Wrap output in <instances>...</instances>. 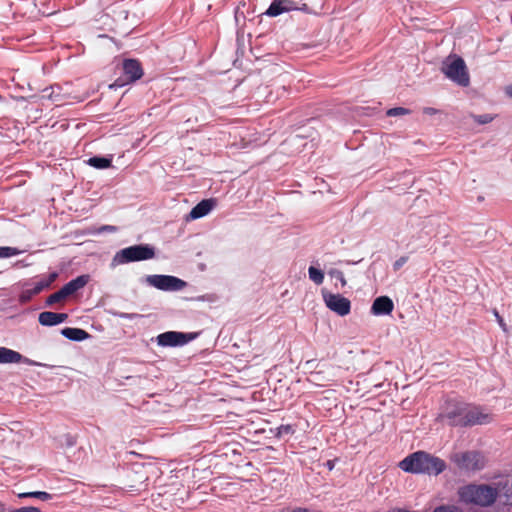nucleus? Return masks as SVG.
Returning a JSON list of instances; mask_svg holds the SVG:
<instances>
[{
    "instance_id": "obj_4",
    "label": "nucleus",
    "mask_w": 512,
    "mask_h": 512,
    "mask_svg": "<svg viewBox=\"0 0 512 512\" xmlns=\"http://www.w3.org/2000/svg\"><path fill=\"white\" fill-rule=\"evenodd\" d=\"M441 70L447 78L462 87H467L470 83L465 61L459 56L449 57L443 63Z\"/></svg>"
},
{
    "instance_id": "obj_35",
    "label": "nucleus",
    "mask_w": 512,
    "mask_h": 512,
    "mask_svg": "<svg viewBox=\"0 0 512 512\" xmlns=\"http://www.w3.org/2000/svg\"><path fill=\"white\" fill-rule=\"evenodd\" d=\"M506 92H507V94L512 98V85H510V86H508V87L506 88Z\"/></svg>"
},
{
    "instance_id": "obj_11",
    "label": "nucleus",
    "mask_w": 512,
    "mask_h": 512,
    "mask_svg": "<svg viewBox=\"0 0 512 512\" xmlns=\"http://www.w3.org/2000/svg\"><path fill=\"white\" fill-rule=\"evenodd\" d=\"M394 309V303L388 296L377 297L371 307L373 315H389Z\"/></svg>"
},
{
    "instance_id": "obj_22",
    "label": "nucleus",
    "mask_w": 512,
    "mask_h": 512,
    "mask_svg": "<svg viewBox=\"0 0 512 512\" xmlns=\"http://www.w3.org/2000/svg\"><path fill=\"white\" fill-rule=\"evenodd\" d=\"M65 298H67V296L65 295L64 291L62 290V288L60 290H58L57 292L55 293H52L51 295H49L46 299V305L48 306H52L62 300H64Z\"/></svg>"
},
{
    "instance_id": "obj_17",
    "label": "nucleus",
    "mask_w": 512,
    "mask_h": 512,
    "mask_svg": "<svg viewBox=\"0 0 512 512\" xmlns=\"http://www.w3.org/2000/svg\"><path fill=\"white\" fill-rule=\"evenodd\" d=\"M61 333L64 337L73 341H83L89 337V334L80 328L66 327Z\"/></svg>"
},
{
    "instance_id": "obj_18",
    "label": "nucleus",
    "mask_w": 512,
    "mask_h": 512,
    "mask_svg": "<svg viewBox=\"0 0 512 512\" xmlns=\"http://www.w3.org/2000/svg\"><path fill=\"white\" fill-rule=\"evenodd\" d=\"M88 164L97 169L109 168L112 165V160L105 157H91L88 160Z\"/></svg>"
},
{
    "instance_id": "obj_1",
    "label": "nucleus",
    "mask_w": 512,
    "mask_h": 512,
    "mask_svg": "<svg viewBox=\"0 0 512 512\" xmlns=\"http://www.w3.org/2000/svg\"><path fill=\"white\" fill-rule=\"evenodd\" d=\"M437 420L451 427H471L488 424L493 416L480 406L451 399L444 403Z\"/></svg>"
},
{
    "instance_id": "obj_9",
    "label": "nucleus",
    "mask_w": 512,
    "mask_h": 512,
    "mask_svg": "<svg viewBox=\"0 0 512 512\" xmlns=\"http://www.w3.org/2000/svg\"><path fill=\"white\" fill-rule=\"evenodd\" d=\"M326 306L340 316H346L350 313L351 302L348 298L340 294L323 293Z\"/></svg>"
},
{
    "instance_id": "obj_34",
    "label": "nucleus",
    "mask_w": 512,
    "mask_h": 512,
    "mask_svg": "<svg viewBox=\"0 0 512 512\" xmlns=\"http://www.w3.org/2000/svg\"><path fill=\"white\" fill-rule=\"evenodd\" d=\"M102 231H110V232H114L116 230V227L114 226H110V225H106L104 227L101 228Z\"/></svg>"
},
{
    "instance_id": "obj_21",
    "label": "nucleus",
    "mask_w": 512,
    "mask_h": 512,
    "mask_svg": "<svg viewBox=\"0 0 512 512\" xmlns=\"http://www.w3.org/2000/svg\"><path fill=\"white\" fill-rule=\"evenodd\" d=\"M19 497L20 498H27V497L38 498L42 501H47L52 498L51 494H49L45 491H34V492L21 493V494H19Z\"/></svg>"
},
{
    "instance_id": "obj_19",
    "label": "nucleus",
    "mask_w": 512,
    "mask_h": 512,
    "mask_svg": "<svg viewBox=\"0 0 512 512\" xmlns=\"http://www.w3.org/2000/svg\"><path fill=\"white\" fill-rule=\"evenodd\" d=\"M286 9L287 8L282 6V2H280V0H275L271 3L265 14L270 17H276L286 12Z\"/></svg>"
},
{
    "instance_id": "obj_20",
    "label": "nucleus",
    "mask_w": 512,
    "mask_h": 512,
    "mask_svg": "<svg viewBox=\"0 0 512 512\" xmlns=\"http://www.w3.org/2000/svg\"><path fill=\"white\" fill-rule=\"evenodd\" d=\"M308 274L310 280L313 281L316 285L323 283L324 273L320 269H317L314 266H310L308 269Z\"/></svg>"
},
{
    "instance_id": "obj_8",
    "label": "nucleus",
    "mask_w": 512,
    "mask_h": 512,
    "mask_svg": "<svg viewBox=\"0 0 512 512\" xmlns=\"http://www.w3.org/2000/svg\"><path fill=\"white\" fill-rule=\"evenodd\" d=\"M147 281L150 285L164 291H177L185 287L186 283L174 276L169 275H151Z\"/></svg>"
},
{
    "instance_id": "obj_31",
    "label": "nucleus",
    "mask_w": 512,
    "mask_h": 512,
    "mask_svg": "<svg viewBox=\"0 0 512 512\" xmlns=\"http://www.w3.org/2000/svg\"><path fill=\"white\" fill-rule=\"evenodd\" d=\"M280 2H282L283 7L287 8L286 12L295 10L297 8L295 2L292 0H280Z\"/></svg>"
},
{
    "instance_id": "obj_26",
    "label": "nucleus",
    "mask_w": 512,
    "mask_h": 512,
    "mask_svg": "<svg viewBox=\"0 0 512 512\" xmlns=\"http://www.w3.org/2000/svg\"><path fill=\"white\" fill-rule=\"evenodd\" d=\"M433 512H462V511L455 505H441V506L436 507Z\"/></svg>"
},
{
    "instance_id": "obj_6",
    "label": "nucleus",
    "mask_w": 512,
    "mask_h": 512,
    "mask_svg": "<svg viewBox=\"0 0 512 512\" xmlns=\"http://www.w3.org/2000/svg\"><path fill=\"white\" fill-rule=\"evenodd\" d=\"M451 460L461 470L480 471L487 463L486 457L479 451H466L455 453Z\"/></svg>"
},
{
    "instance_id": "obj_25",
    "label": "nucleus",
    "mask_w": 512,
    "mask_h": 512,
    "mask_svg": "<svg viewBox=\"0 0 512 512\" xmlns=\"http://www.w3.org/2000/svg\"><path fill=\"white\" fill-rule=\"evenodd\" d=\"M329 275L333 278H336L338 281H340L342 287H344L347 284V281H346L345 276L342 271L337 270V269H332L329 272Z\"/></svg>"
},
{
    "instance_id": "obj_32",
    "label": "nucleus",
    "mask_w": 512,
    "mask_h": 512,
    "mask_svg": "<svg viewBox=\"0 0 512 512\" xmlns=\"http://www.w3.org/2000/svg\"><path fill=\"white\" fill-rule=\"evenodd\" d=\"M492 119L493 118L488 114L479 115V116L475 117L476 122H478L480 124H487V123L491 122Z\"/></svg>"
},
{
    "instance_id": "obj_3",
    "label": "nucleus",
    "mask_w": 512,
    "mask_h": 512,
    "mask_svg": "<svg viewBox=\"0 0 512 512\" xmlns=\"http://www.w3.org/2000/svg\"><path fill=\"white\" fill-rule=\"evenodd\" d=\"M498 495V489L488 484H468L458 490L459 499L463 503L480 507L492 506Z\"/></svg>"
},
{
    "instance_id": "obj_12",
    "label": "nucleus",
    "mask_w": 512,
    "mask_h": 512,
    "mask_svg": "<svg viewBox=\"0 0 512 512\" xmlns=\"http://www.w3.org/2000/svg\"><path fill=\"white\" fill-rule=\"evenodd\" d=\"M67 318L68 315L66 313L44 311L39 314L38 321L43 326H54L65 322Z\"/></svg>"
},
{
    "instance_id": "obj_33",
    "label": "nucleus",
    "mask_w": 512,
    "mask_h": 512,
    "mask_svg": "<svg viewBox=\"0 0 512 512\" xmlns=\"http://www.w3.org/2000/svg\"><path fill=\"white\" fill-rule=\"evenodd\" d=\"M423 113L426 115H435V114L439 113V110L432 108V107H425L423 109Z\"/></svg>"
},
{
    "instance_id": "obj_16",
    "label": "nucleus",
    "mask_w": 512,
    "mask_h": 512,
    "mask_svg": "<svg viewBox=\"0 0 512 512\" xmlns=\"http://www.w3.org/2000/svg\"><path fill=\"white\" fill-rule=\"evenodd\" d=\"M57 278H58V273L57 272H51L46 277L40 279L38 282H36L34 284V286L32 288H30L32 290V294L38 295L44 289L49 288L50 285L53 282H55Z\"/></svg>"
},
{
    "instance_id": "obj_23",
    "label": "nucleus",
    "mask_w": 512,
    "mask_h": 512,
    "mask_svg": "<svg viewBox=\"0 0 512 512\" xmlns=\"http://www.w3.org/2000/svg\"><path fill=\"white\" fill-rule=\"evenodd\" d=\"M21 251L15 247H0V258H8L20 254Z\"/></svg>"
},
{
    "instance_id": "obj_14",
    "label": "nucleus",
    "mask_w": 512,
    "mask_h": 512,
    "mask_svg": "<svg viewBox=\"0 0 512 512\" xmlns=\"http://www.w3.org/2000/svg\"><path fill=\"white\" fill-rule=\"evenodd\" d=\"M214 206V200L212 199H205L199 202L196 206L192 208L190 211V218L191 219H198L201 217L206 216L213 208Z\"/></svg>"
},
{
    "instance_id": "obj_5",
    "label": "nucleus",
    "mask_w": 512,
    "mask_h": 512,
    "mask_svg": "<svg viewBox=\"0 0 512 512\" xmlns=\"http://www.w3.org/2000/svg\"><path fill=\"white\" fill-rule=\"evenodd\" d=\"M154 256V247L148 244H139L121 249L115 254L113 261L117 264H125L130 262L149 260L154 258Z\"/></svg>"
},
{
    "instance_id": "obj_7",
    "label": "nucleus",
    "mask_w": 512,
    "mask_h": 512,
    "mask_svg": "<svg viewBox=\"0 0 512 512\" xmlns=\"http://www.w3.org/2000/svg\"><path fill=\"white\" fill-rule=\"evenodd\" d=\"M197 336L198 333L167 331L157 336V343L163 347L183 346L194 340Z\"/></svg>"
},
{
    "instance_id": "obj_2",
    "label": "nucleus",
    "mask_w": 512,
    "mask_h": 512,
    "mask_svg": "<svg viewBox=\"0 0 512 512\" xmlns=\"http://www.w3.org/2000/svg\"><path fill=\"white\" fill-rule=\"evenodd\" d=\"M399 467L409 473L439 475L446 469V463L425 451H417L405 457Z\"/></svg>"
},
{
    "instance_id": "obj_30",
    "label": "nucleus",
    "mask_w": 512,
    "mask_h": 512,
    "mask_svg": "<svg viewBox=\"0 0 512 512\" xmlns=\"http://www.w3.org/2000/svg\"><path fill=\"white\" fill-rule=\"evenodd\" d=\"M493 314H494L498 324L500 325V327L503 329V331L506 332L507 331V325H506L504 319L502 318V316L499 314V312L496 309L493 311Z\"/></svg>"
},
{
    "instance_id": "obj_29",
    "label": "nucleus",
    "mask_w": 512,
    "mask_h": 512,
    "mask_svg": "<svg viewBox=\"0 0 512 512\" xmlns=\"http://www.w3.org/2000/svg\"><path fill=\"white\" fill-rule=\"evenodd\" d=\"M408 261L407 256H401L399 259H397L393 264V269L395 271H398L406 262Z\"/></svg>"
},
{
    "instance_id": "obj_24",
    "label": "nucleus",
    "mask_w": 512,
    "mask_h": 512,
    "mask_svg": "<svg viewBox=\"0 0 512 512\" xmlns=\"http://www.w3.org/2000/svg\"><path fill=\"white\" fill-rule=\"evenodd\" d=\"M410 113V110L403 108V107H395L391 108L387 111L388 116H401V115H407Z\"/></svg>"
},
{
    "instance_id": "obj_27",
    "label": "nucleus",
    "mask_w": 512,
    "mask_h": 512,
    "mask_svg": "<svg viewBox=\"0 0 512 512\" xmlns=\"http://www.w3.org/2000/svg\"><path fill=\"white\" fill-rule=\"evenodd\" d=\"M34 296H35V294H32V290L30 288L26 289L20 295V301L23 303H26V302L30 301Z\"/></svg>"
},
{
    "instance_id": "obj_28",
    "label": "nucleus",
    "mask_w": 512,
    "mask_h": 512,
    "mask_svg": "<svg viewBox=\"0 0 512 512\" xmlns=\"http://www.w3.org/2000/svg\"><path fill=\"white\" fill-rule=\"evenodd\" d=\"M294 432V429L291 425H281L278 428V434L279 435H289Z\"/></svg>"
},
{
    "instance_id": "obj_15",
    "label": "nucleus",
    "mask_w": 512,
    "mask_h": 512,
    "mask_svg": "<svg viewBox=\"0 0 512 512\" xmlns=\"http://www.w3.org/2000/svg\"><path fill=\"white\" fill-rule=\"evenodd\" d=\"M28 361L19 352L6 347H0V364L20 363Z\"/></svg>"
},
{
    "instance_id": "obj_10",
    "label": "nucleus",
    "mask_w": 512,
    "mask_h": 512,
    "mask_svg": "<svg viewBox=\"0 0 512 512\" xmlns=\"http://www.w3.org/2000/svg\"><path fill=\"white\" fill-rule=\"evenodd\" d=\"M123 75L125 80L121 82L119 78L117 85H124L139 80L143 76V68L141 63L136 59H125L122 63Z\"/></svg>"
},
{
    "instance_id": "obj_13",
    "label": "nucleus",
    "mask_w": 512,
    "mask_h": 512,
    "mask_svg": "<svg viewBox=\"0 0 512 512\" xmlns=\"http://www.w3.org/2000/svg\"><path fill=\"white\" fill-rule=\"evenodd\" d=\"M89 281L88 275H80L76 277L75 279H72L67 284H65L62 287V290L64 291L65 295L68 297L78 290L82 289Z\"/></svg>"
}]
</instances>
